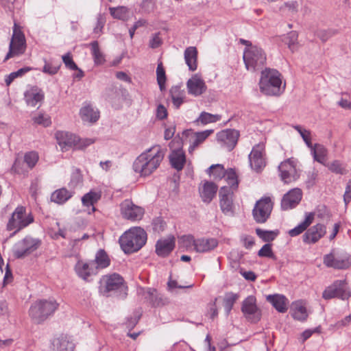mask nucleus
Segmentation results:
<instances>
[{"mask_svg": "<svg viewBox=\"0 0 351 351\" xmlns=\"http://www.w3.org/2000/svg\"><path fill=\"white\" fill-rule=\"evenodd\" d=\"M165 152L158 145L152 146L141 153L134 161L132 169L141 177L150 176L160 166Z\"/></svg>", "mask_w": 351, "mask_h": 351, "instance_id": "1", "label": "nucleus"}, {"mask_svg": "<svg viewBox=\"0 0 351 351\" xmlns=\"http://www.w3.org/2000/svg\"><path fill=\"white\" fill-rule=\"evenodd\" d=\"M260 91L268 96H279L285 90L282 85V75L276 69L265 68L261 71L259 80Z\"/></svg>", "mask_w": 351, "mask_h": 351, "instance_id": "2", "label": "nucleus"}, {"mask_svg": "<svg viewBox=\"0 0 351 351\" xmlns=\"http://www.w3.org/2000/svg\"><path fill=\"white\" fill-rule=\"evenodd\" d=\"M146 232L140 227L132 228L125 231L119 238V244L125 254L136 252L146 243Z\"/></svg>", "mask_w": 351, "mask_h": 351, "instance_id": "3", "label": "nucleus"}, {"mask_svg": "<svg viewBox=\"0 0 351 351\" xmlns=\"http://www.w3.org/2000/svg\"><path fill=\"white\" fill-rule=\"evenodd\" d=\"M58 306L54 300H39L31 305L29 315L34 323L40 324L52 315Z\"/></svg>", "mask_w": 351, "mask_h": 351, "instance_id": "4", "label": "nucleus"}, {"mask_svg": "<svg viewBox=\"0 0 351 351\" xmlns=\"http://www.w3.org/2000/svg\"><path fill=\"white\" fill-rule=\"evenodd\" d=\"M126 289L123 278L118 274L105 275L100 278L99 291L106 297L114 295L118 292H123L125 296Z\"/></svg>", "mask_w": 351, "mask_h": 351, "instance_id": "5", "label": "nucleus"}, {"mask_svg": "<svg viewBox=\"0 0 351 351\" xmlns=\"http://www.w3.org/2000/svg\"><path fill=\"white\" fill-rule=\"evenodd\" d=\"M243 61L248 71H254L261 68L266 62V55L258 46L245 47L243 51Z\"/></svg>", "mask_w": 351, "mask_h": 351, "instance_id": "6", "label": "nucleus"}, {"mask_svg": "<svg viewBox=\"0 0 351 351\" xmlns=\"http://www.w3.org/2000/svg\"><path fill=\"white\" fill-rule=\"evenodd\" d=\"M351 296V290L345 280H336L330 285L326 287L322 293V298L328 300L339 298L348 300Z\"/></svg>", "mask_w": 351, "mask_h": 351, "instance_id": "7", "label": "nucleus"}, {"mask_svg": "<svg viewBox=\"0 0 351 351\" xmlns=\"http://www.w3.org/2000/svg\"><path fill=\"white\" fill-rule=\"evenodd\" d=\"M26 41L24 34L19 27L14 23L13 34L9 45V51L5 57L4 62L14 56H19L25 53Z\"/></svg>", "mask_w": 351, "mask_h": 351, "instance_id": "8", "label": "nucleus"}, {"mask_svg": "<svg viewBox=\"0 0 351 351\" xmlns=\"http://www.w3.org/2000/svg\"><path fill=\"white\" fill-rule=\"evenodd\" d=\"M33 221V217L30 214H26L25 207L18 206L12 213L7 224V229L8 230H15L12 234V235H14L17 232L32 223Z\"/></svg>", "mask_w": 351, "mask_h": 351, "instance_id": "9", "label": "nucleus"}, {"mask_svg": "<svg viewBox=\"0 0 351 351\" xmlns=\"http://www.w3.org/2000/svg\"><path fill=\"white\" fill-rule=\"evenodd\" d=\"M274 203L270 197H263L258 200L252 210V215L258 223H265L269 218Z\"/></svg>", "mask_w": 351, "mask_h": 351, "instance_id": "10", "label": "nucleus"}, {"mask_svg": "<svg viewBox=\"0 0 351 351\" xmlns=\"http://www.w3.org/2000/svg\"><path fill=\"white\" fill-rule=\"evenodd\" d=\"M40 245V239L27 236L15 244L14 254L17 258H23L36 251Z\"/></svg>", "mask_w": 351, "mask_h": 351, "instance_id": "11", "label": "nucleus"}, {"mask_svg": "<svg viewBox=\"0 0 351 351\" xmlns=\"http://www.w3.org/2000/svg\"><path fill=\"white\" fill-rule=\"evenodd\" d=\"M241 311L247 320L251 323H257L261 318V311L256 306V298L247 297L242 302Z\"/></svg>", "mask_w": 351, "mask_h": 351, "instance_id": "12", "label": "nucleus"}, {"mask_svg": "<svg viewBox=\"0 0 351 351\" xmlns=\"http://www.w3.org/2000/svg\"><path fill=\"white\" fill-rule=\"evenodd\" d=\"M280 176L285 183H290L299 178L296 169V160L291 158L282 162L278 166Z\"/></svg>", "mask_w": 351, "mask_h": 351, "instance_id": "13", "label": "nucleus"}, {"mask_svg": "<svg viewBox=\"0 0 351 351\" xmlns=\"http://www.w3.org/2000/svg\"><path fill=\"white\" fill-rule=\"evenodd\" d=\"M249 161L251 168L257 172L265 167L264 143H258L253 147L249 154Z\"/></svg>", "mask_w": 351, "mask_h": 351, "instance_id": "14", "label": "nucleus"}, {"mask_svg": "<svg viewBox=\"0 0 351 351\" xmlns=\"http://www.w3.org/2000/svg\"><path fill=\"white\" fill-rule=\"evenodd\" d=\"M239 137L237 130L227 129L217 134V140L220 145L228 151H232L236 146Z\"/></svg>", "mask_w": 351, "mask_h": 351, "instance_id": "15", "label": "nucleus"}, {"mask_svg": "<svg viewBox=\"0 0 351 351\" xmlns=\"http://www.w3.org/2000/svg\"><path fill=\"white\" fill-rule=\"evenodd\" d=\"M121 211L123 218L132 221L141 220L145 213L142 207L134 204L129 199H125L121 204Z\"/></svg>", "mask_w": 351, "mask_h": 351, "instance_id": "16", "label": "nucleus"}, {"mask_svg": "<svg viewBox=\"0 0 351 351\" xmlns=\"http://www.w3.org/2000/svg\"><path fill=\"white\" fill-rule=\"evenodd\" d=\"M324 264L328 267L336 269H345L351 265V259L348 256H335L332 252L324 256Z\"/></svg>", "mask_w": 351, "mask_h": 351, "instance_id": "17", "label": "nucleus"}, {"mask_svg": "<svg viewBox=\"0 0 351 351\" xmlns=\"http://www.w3.org/2000/svg\"><path fill=\"white\" fill-rule=\"evenodd\" d=\"M233 191L229 187L222 186L219 193V205L222 213L226 215H232L233 210Z\"/></svg>", "mask_w": 351, "mask_h": 351, "instance_id": "18", "label": "nucleus"}, {"mask_svg": "<svg viewBox=\"0 0 351 351\" xmlns=\"http://www.w3.org/2000/svg\"><path fill=\"white\" fill-rule=\"evenodd\" d=\"M188 93L194 97H198L204 93L207 89L205 82L198 74L193 75L186 82Z\"/></svg>", "mask_w": 351, "mask_h": 351, "instance_id": "19", "label": "nucleus"}, {"mask_svg": "<svg viewBox=\"0 0 351 351\" xmlns=\"http://www.w3.org/2000/svg\"><path fill=\"white\" fill-rule=\"evenodd\" d=\"M326 233V227L322 223H317L310 228L302 237L303 242L307 244H314L322 238Z\"/></svg>", "mask_w": 351, "mask_h": 351, "instance_id": "20", "label": "nucleus"}, {"mask_svg": "<svg viewBox=\"0 0 351 351\" xmlns=\"http://www.w3.org/2000/svg\"><path fill=\"white\" fill-rule=\"evenodd\" d=\"M302 197V191L298 189H293L284 195L281 201V208L284 210L295 207L301 201Z\"/></svg>", "mask_w": 351, "mask_h": 351, "instance_id": "21", "label": "nucleus"}, {"mask_svg": "<svg viewBox=\"0 0 351 351\" xmlns=\"http://www.w3.org/2000/svg\"><path fill=\"white\" fill-rule=\"evenodd\" d=\"M91 261L88 262H78L75 265L77 275L82 280L90 282V277L97 274L98 271Z\"/></svg>", "mask_w": 351, "mask_h": 351, "instance_id": "22", "label": "nucleus"}, {"mask_svg": "<svg viewBox=\"0 0 351 351\" xmlns=\"http://www.w3.org/2000/svg\"><path fill=\"white\" fill-rule=\"evenodd\" d=\"M266 300L279 313H284L287 311L289 301L282 294H271L266 296Z\"/></svg>", "mask_w": 351, "mask_h": 351, "instance_id": "23", "label": "nucleus"}, {"mask_svg": "<svg viewBox=\"0 0 351 351\" xmlns=\"http://www.w3.org/2000/svg\"><path fill=\"white\" fill-rule=\"evenodd\" d=\"M175 247L173 237L158 239L156 243V253L160 257H166L173 251Z\"/></svg>", "mask_w": 351, "mask_h": 351, "instance_id": "24", "label": "nucleus"}, {"mask_svg": "<svg viewBox=\"0 0 351 351\" xmlns=\"http://www.w3.org/2000/svg\"><path fill=\"white\" fill-rule=\"evenodd\" d=\"M53 351H73L75 344L67 335H61L51 342Z\"/></svg>", "mask_w": 351, "mask_h": 351, "instance_id": "25", "label": "nucleus"}, {"mask_svg": "<svg viewBox=\"0 0 351 351\" xmlns=\"http://www.w3.org/2000/svg\"><path fill=\"white\" fill-rule=\"evenodd\" d=\"M56 137L62 151L72 147L77 141V137L74 134L64 131H58L56 133Z\"/></svg>", "mask_w": 351, "mask_h": 351, "instance_id": "26", "label": "nucleus"}, {"mask_svg": "<svg viewBox=\"0 0 351 351\" xmlns=\"http://www.w3.org/2000/svg\"><path fill=\"white\" fill-rule=\"evenodd\" d=\"M44 94L37 87H32L24 93V99L27 106L35 107L38 103L43 101Z\"/></svg>", "mask_w": 351, "mask_h": 351, "instance_id": "27", "label": "nucleus"}, {"mask_svg": "<svg viewBox=\"0 0 351 351\" xmlns=\"http://www.w3.org/2000/svg\"><path fill=\"white\" fill-rule=\"evenodd\" d=\"M218 245L217 239L213 238H199L196 239L194 250L197 252L204 253L215 249Z\"/></svg>", "mask_w": 351, "mask_h": 351, "instance_id": "28", "label": "nucleus"}, {"mask_svg": "<svg viewBox=\"0 0 351 351\" xmlns=\"http://www.w3.org/2000/svg\"><path fill=\"white\" fill-rule=\"evenodd\" d=\"M169 160L172 167L181 171L186 162L185 154L181 149L173 150L169 155Z\"/></svg>", "mask_w": 351, "mask_h": 351, "instance_id": "29", "label": "nucleus"}, {"mask_svg": "<svg viewBox=\"0 0 351 351\" xmlns=\"http://www.w3.org/2000/svg\"><path fill=\"white\" fill-rule=\"evenodd\" d=\"M314 217L313 213H306L304 219L289 231V236L294 237L302 233L313 223Z\"/></svg>", "mask_w": 351, "mask_h": 351, "instance_id": "30", "label": "nucleus"}, {"mask_svg": "<svg viewBox=\"0 0 351 351\" xmlns=\"http://www.w3.org/2000/svg\"><path fill=\"white\" fill-rule=\"evenodd\" d=\"M217 191V186L212 182H206L200 189V196L202 201L210 203L215 197Z\"/></svg>", "mask_w": 351, "mask_h": 351, "instance_id": "31", "label": "nucleus"}, {"mask_svg": "<svg viewBox=\"0 0 351 351\" xmlns=\"http://www.w3.org/2000/svg\"><path fill=\"white\" fill-rule=\"evenodd\" d=\"M185 63L191 71L197 68V50L195 47H186L184 52Z\"/></svg>", "mask_w": 351, "mask_h": 351, "instance_id": "32", "label": "nucleus"}, {"mask_svg": "<svg viewBox=\"0 0 351 351\" xmlns=\"http://www.w3.org/2000/svg\"><path fill=\"white\" fill-rule=\"evenodd\" d=\"M80 117L84 122L95 123L99 118V112L90 105L85 106L80 109Z\"/></svg>", "mask_w": 351, "mask_h": 351, "instance_id": "33", "label": "nucleus"}, {"mask_svg": "<svg viewBox=\"0 0 351 351\" xmlns=\"http://www.w3.org/2000/svg\"><path fill=\"white\" fill-rule=\"evenodd\" d=\"M291 311L293 317L298 321H304L308 317L306 308L302 300L293 302Z\"/></svg>", "mask_w": 351, "mask_h": 351, "instance_id": "34", "label": "nucleus"}, {"mask_svg": "<svg viewBox=\"0 0 351 351\" xmlns=\"http://www.w3.org/2000/svg\"><path fill=\"white\" fill-rule=\"evenodd\" d=\"M95 263V268L99 270L108 267L110 264V259L104 250H99L94 260L91 261Z\"/></svg>", "mask_w": 351, "mask_h": 351, "instance_id": "35", "label": "nucleus"}, {"mask_svg": "<svg viewBox=\"0 0 351 351\" xmlns=\"http://www.w3.org/2000/svg\"><path fill=\"white\" fill-rule=\"evenodd\" d=\"M73 191L62 188L52 193L51 200L58 204H63L73 196Z\"/></svg>", "mask_w": 351, "mask_h": 351, "instance_id": "36", "label": "nucleus"}, {"mask_svg": "<svg viewBox=\"0 0 351 351\" xmlns=\"http://www.w3.org/2000/svg\"><path fill=\"white\" fill-rule=\"evenodd\" d=\"M142 294L144 298L152 306H159L161 304L162 298L160 297L156 289L149 287L143 289Z\"/></svg>", "mask_w": 351, "mask_h": 351, "instance_id": "37", "label": "nucleus"}, {"mask_svg": "<svg viewBox=\"0 0 351 351\" xmlns=\"http://www.w3.org/2000/svg\"><path fill=\"white\" fill-rule=\"evenodd\" d=\"M311 154L313 155L314 160L321 164H324L326 160L327 149L322 145L315 144Z\"/></svg>", "mask_w": 351, "mask_h": 351, "instance_id": "38", "label": "nucleus"}, {"mask_svg": "<svg viewBox=\"0 0 351 351\" xmlns=\"http://www.w3.org/2000/svg\"><path fill=\"white\" fill-rule=\"evenodd\" d=\"M169 94L173 106L179 108L184 101V93L178 86L171 87Z\"/></svg>", "mask_w": 351, "mask_h": 351, "instance_id": "39", "label": "nucleus"}, {"mask_svg": "<svg viewBox=\"0 0 351 351\" xmlns=\"http://www.w3.org/2000/svg\"><path fill=\"white\" fill-rule=\"evenodd\" d=\"M91 48V53L94 60V63L97 65H101L106 61L103 53L100 51L99 43L95 40L90 44Z\"/></svg>", "mask_w": 351, "mask_h": 351, "instance_id": "40", "label": "nucleus"}, {"mask_svg": "<svg viewBox=\"0 0 351 351\" xmlns=\"http://www.w3.org/2000/svg\"><path fill=\"white\" fill-rule=\"evenodd\" d=\"M213 132V130H206L204 131L196 132L195 134V138L189 147V151L191 152L202 143Z\"/></svg>", "mask_w": 351, "mask_h": 351, "instance_id": "41", "label": "nucleus"}, {"mask_svg": "<svg viewBox=\"0 0 351 351\" xmlns=\"http://www.w3.org/2000/svg\"><path fill=\"white\" fill-rule=\"evenodd\" d=\"M221 116L219 114H213L206 112H202L195 122L201 123L202 125H206L211 123H215L221 120Z\"/></svg>", "mask_w": 351, "mask_h": 351, "instance_id": "42", "label": "nucleus"}, {"mask_svg": "<svg viewBox=\"0 0 351 351\" xmlns=\"http://www.w3.org/2000/svg\"><path fill=\"white\" fill-rule=\"evenodd\" d=\"M207 173L213 176L215 180H221L226 176V170L220 164L212 165L207 170Z\"/></svg>", "mask_w": 351, "mask_h": 351, "instance_id": "43", "label": "nucleus"}, {"mask_svg": "<svg viewBox=\"0 0 351 351\" xmlns=\"http://www.w3.org/2000/svg\"><path fill=\"white\" fill-rule=\"evenodd\" d=\"M256 234L265 242H270L274 241L278 235L279 231L276 230H265L261 228L256 229Z\"/></svg>", "mask_w": 351, "mask_h": 351, "instance_id": "44", "label": "nucleus"}, {"mask_svg": "<svg viewBox=\"0 0 351 351\" xmlns=\"http://www.w3.org/2000/svg\"><path fill=\"white\" fill-rule=\"evenodd\" d=\"M99 198L100 195L98 193L90 191L82 197V202L85 206H92L93 210H95L93 205L99 199Z\"/></svg>", "mask_w": 351, "mask_h": 351, "instance_id": "45", "label": "nucleus"}, {"mask_svg": "<svg viewBox=\"0 0 351 351\" xmlns=\"http://www.w3.org/2000/svg\"><path fill=\"white\" fill-rule=\"evenodd\" d=\"M229 185V188L233 191L237 189L239 182L236 172L232 169L226 170V176L223 177Z\"/></svg>", "mask_w": 351, "mask_h": 351, "instance_id": "46", "label": "nucleus"}, {"mask_svg": "<svg viewBox=\"0 0 351 351\" xmlns=\"http://www.w3.org/2000/svg\"><path fill=\"white\" fill-rule=\"evenodd\" d=\"M110 13L114 19L124 20L127 17L128 10L126 7L119 6L117 8H110Z\"/></svg>", "mask_w": 351, "mask_h": 351, "instance_id": "47", "label": "nucleus"}, {"mask_svg": "<svg viewBox=\"0 0 351 351\" xmlns=\"http://www.w3.org/2000/svg\"><path fill=\"white\" fill-rule=\"evenodd\" d=\"M106 22L105 13H98L96 16V24L93 28V33L101 35L103 33V29Z\"/></svg>", "mask_w": 351, "mask_h": 351, "instance_id": "48", "label": "nucleus"}, {"mask_svg": "<svg viewBox=\"0 0 351 351\" xmlns=\"http://www.w3.org/2000/svg\"><path fill=\"white\" fill-rule=\"evenodd\" d=\"M31 70H32L31 67L25 66V67H23V68L19 69L16 71L12 72L11 73H10L8 75H7L5 77V82L6 84V85L9 86L14 81V80L15 78H16L18 77L23 76L24 74H25L26 73H27L28 71H29Z\"/></svg>", "mask_w": 351, "mask_h": 351, "instance_id": "49", "label": "nucleus"}, {"mask_svg": "<svg viewBox=\"0 0 351 351\" xmlns=\"http://www.w3.org/2000/svg\"><path fill=\"white\" fill-rule=\"evenodd\" d=\"M298 35L296 32L292 31L288 33L285 38V42L289 48L293 51L297 47Z\"/></svg>", "mask_w": 351, "mask_h": 351, "instance_id": "50", "label": "nucleus"}, {"mask_svg": "<svg viewBox=\"0 0 351 351\" xmlns=\"http://www.w3.org/2000/svg\"><path fill=\"white\" fill-rule=\"evenodd\" d=\"M238 298V295L234 293H228L224 298V307L227 314H229L233 305Z\"/></svg>", "mask_w": 351, "mask_h": 351, "instance_id": "51", "label": "nucleus"}, {"mask_svg": "<svg viewBox=\"0 0 351 351\" xmlns=\"http://www.w3.org/2000/svg\"><path fill=\"white\" fill-rule=\"evenodd\" d=\"M10 317L8 304L5 300H0V324H4Z\"/></svg>", "mask_w": 351, "mask_h": 351, "instance_id": "52", "label": "nucleus"}, {"mask_svg": "<svg viewBox=\"0 0 351 351\" xmlns=\"http://www.w3.org/2000/svg\"><path fill=\"white\" fill-rule=\"evenodd\" d=\"M157 82L158 84L160 90L162 91L165 89V84L166 82V75L164 68L162 64H159L156 68Z\"/></svg>", "mask_w": 351, "mask_h": 351, "instance_id": "53", "label": "nucleus"}, {"mask_svg": "<svg viewBox=\"0 0 351 351\" xmlns=\"http://www.w3.org/2000/svg\"><path fill=\"white\" fill-rule=\"evenodd\" d=\"M258 256L260 257L271 258L274 261L277 260V257L274 254L271 249V245L269 243H266L263 245L261 250L258 252Z\"/></svg>", "mask_w": 351, "mask_h": 351, "instance_id": "54", "label": "nucleus"}, {"mask_svg": "<svg viewBox=\"0 0 351 351\" xmlns=\"http://www.w3.org/2000/svg\"><path fill=\"white\" fill-rule=\"evenodd\" d=\"M38 154L36 152L32 151L26 153L24 156V161L29 168H33L38 160Z\"/></svg>", "mask_w": 351, "mask_h": 351, "instance_id": "55", "label": "nucleus"}, {"mask_svg": "<svg viewBox=\"0 0 351 351\" xmlns=\"http://www.w3.org/2000/svg\"><path fill=\"white\" fill-rule=\"evenodd\" d=\"M32 120L35 124L40 125L44 127H48L51 123L50 117L41 113L34 116Z\"/></svg>", "mask_w": 351, "mask_h": 351, "instance_id": "56", "label": "nucleus"}, {"mask_svg": "<svg viewBox=\"0 0 351 351\" xmlns=\"http://www.w3.org/2000/svg\"><path fill=\"white\" fill-rule=\"evenodd\" d=\"M152 229L155 232H162L166 228V223L162 217H156L152 222Z\"/></svg>", "mask_w": 351, "mask_h": 351, "instance_id": "57", "label": "nucleus"}, {"mask_svg": "<svg viewBox=\"0 0 351 351\" xmlns=\"http://www.w3.org/2000/svg\"><path fill=\"white\" fill-rule=\"evenodd\" d=\"M82 182V176L78 169H76L71 174V180L69 183V186L71 189H75Z\"/></svg>", "mask_w": 351, "mask_h": 351, "instance_id": "58", "label": "nucleus"}, {"mask_svg": "<svg viewBox=\"0 0 351 351\" xmlns=\"http://www.w3.org/2000/svg\"><path fill=\"white\" fill-rule=\"evenodd\" d=\"M60 65L59 64H53V62H47L45 61V65L43 68V72L51 75L58 73Z\"/></svg>", "mask_w": 351, "mask_h": 351, "instance_id": "59", "label": "nucleus"}, {"mask_svg": "<svg viewBox=\"0 0 351 351\" xmlns=\"http://www.w3.org/2000/svg\"><path fill=\"white\" fill-rule=\"evenodd\" d=\"M328 169L333 173L343 175L347 173L343 164L339 160L333 161L328 167Z\"/></svg>", "mask_w": 351, "mask_h": 351, "instance_id": "60", "label": "nucleus"}, {"mask_svg": "<svg viewBox=\"0 0 351 351\" xmlns=\"http://www.w3.org/2000/svg\"><path fill=\"white\" fill-rule=\"evenodd\" d=\"M180 241L183 247L189 248L192 246L195 247L196 239L193 235L189 234L181 237Z\"/></svg>", "mask_w": 351, "mask_h": 351, "instance_id": "61", "label": "nucleus"}, {"mask_svg": "<svg viewBox=\"0 0 351 351\" xmlns=\"http://www.w3.org/2000/svg\"><path fill=\"white\" fill-rule=\"evenodd\" d=\"M62 61L64 64H65L66 67L71 70L75 71L76 69H78V66L75 63V62L73 60L71 56L69 53H67L62 56Z\"/></svg>", "mask_w": 351, "mask_h": 351, "instance_id": "62", "label": "nucleus"}, {"mask_svg": "<svg viewBox=\"0 0 351 351\" xmlns=\"http://www.w3.org/2000/svg\"><path fill=\"white\" fill-rule=\"evenodd\" d=\"M141 7L143 12L149 13L154 10L155 3L154 0H143Z\"/></svg>", "mask_w": 351, "mask_h": 351, "instance_id": "63", "label": "nucleus"}, {"mask_svg": "<svg viewBox=\"0 0 351 351\" xmlns=\"http://www.w3.org/2000/svg\"><path fill=\"white\" fill-rule=\"evenodd\" d=\"M241 241L246 249H251L254 245V239L250 235H242L241 237Z\"/></svg>", "mask_w": 351, "mask_h": 351, "instance_id": "64", "label": "nucleus"}]
</instances>
